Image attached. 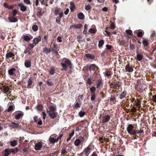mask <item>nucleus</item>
<instances>
[{
	"label": "nucleus",
	"instance_id": "1",
	"mask_svg": "<svg viewBox=\"0 0 156 156\" xmlns=\"http://www.w3.org/2000/svg\"><path fill=\"white\" fill-rule=\"evenodd\" d=\"M47 112L49 115L51 119L55 118L57 115V113L55 112V108L52 105L50 106L49 111H47Z\"/></svg>",
	"mask_w": 156,
	"mask_h": 156
},
{
	"label": "nucleus",
	"instance_id": "2",
	"mask_svg": "<svg viewBox=\"0 0 156 156\" xmlns=\"http://www.w3.org/2000/svg\"><path fill=\"white\" fill-rule=\"evenodd\" d=\"M134 126L132 124L128 125L126 128L128 133L131 135H136V130L134 129Z\"/></svg>",
	"mask_w": 156,
	"mask_h": 156
},
{
	"label": "nucleus",
	"instance_id": "3",
	"mask_svg": "<svg viewBox=\"0 0 156 156\" xmlns=\"http://www.w3.org/2000/svg\"><path fill=\"white\" fill-rule=\"evenodd\" d=\"M61 64L62 66L63 69L65 70H67V67L69 66L70 68H71V66H70L71 65V62L68 59H65L64 63L62 62Z\"/></svg>",
	"mask_w": 156,
	"mask_h": 156
},
{
	"label": "nucleus",
	"instance_id": "4",
	"mask_svg": "<svg viewBox=\"0 0 156 156\" xmlns=\"http://www.w3.org/2000/svg\"><path fill=\"white\" fill-rule=\"evenodd\" d=\"M85 140L83 137H79L75 141L74 144L76 146H79L81 142H83Z\"/></svg>",
	"mask_w": 156,
	"mask_h": 156
},
{
	"label": "nucleus",
	"instance_id": "5",
	"mask_svg": "<svg viewBox=\"0 0 156 156\" xmlns=\"http://www.w3.org/2000/svg\"><path fill=\"white\" fill-rule=\"evenodd\" d=\"M91 148L90 146H88L87 147L85 148L83 153L86 156H88L90 154L91 151Z\"/></svg>",
	"mask_w": 156,
	"mask_h": 156
},
{
	"label": "nucleus",
	"instance_id": "6",
	"mask_svg": "<svg viewBox=\"0 0 156 156\" xmlns=\"http://www.w3.org/2000/svg\"><path fill=\"white\" fill-rule=\"evenodd\" d=\"M9 127H11L13 129H21V127L19 125L18 123H15L14 122H12L11 124L9 125Z\"/></svg>",
	"mask_w": 156,
	"mask_h": 156
},
{
	"label": "nucleus",
	"instance_id": "7",
	"mask_svg": "<svg viewBox=\"0 0 156 156\" xmlns=\"http://www.w3.org/2000/svg\"><path fill=\"white\" fill-rule=\"evenodd\" d=\"M102 122L103 123L108 122L110 120V116L109 115H106L103 116L102 118Z\"/></svg>",
	"mask_w": 156,
	"mask_h": 156
},
{
	"label": "nucleus",
	"instance_id": "8",
	"mask_svg": "<svg viewBox=\"0 0 156 156\" xmlns=\"http://www.w3.org/2000/svg\"><path fill=\"white\" fill-rule=\"evenodd\" d=\"M87 67L90 71H94L96 69L97 70H98V68L95 64H91L90 66H87Z\"/></svg>",
	"mask_w": 156,
	"mask_h": 156
},
{
	"label": "nucleus",
	"instance_id": "9",
	"mask_svg": "<svg viewBox=\"0 0 156 156\" xmlns=\"http://www.w3.org/2000/svg\"><path fill=\"white\" fill-rule=\"evenodd\" d=\"M24 65L27 68L30 67L31 66V61L30 60L27 59L25 60L24 62Z\"/></svg>",
	"mask_w": 156,
	"mask_h": 156
},
{
	"label": "nucleus",
	"instance_id": "10",
	"mask_svg": "<svg viewBox=\"0 0 156 156\" xmlns=\"http://www.w3.org/2000/svg\"><path fill=\"white\" fill-rule=\"evenodd\" d=\"M125 69L126 71L130 73L132 72L133 71L132 66L129 64H127L126 66Z\"/></svg>",
	"mask_w": 156,
	"mask_h": 156
},
{
	"label": "nucleus",
	"instance_id": "11",
	"mask_svg": "<svg viewBox=\"0 0 156 156\" xmlns=\"http://www.w3.org/2000/svg\"><path fill=\"white\" fill-rule=\"evenodd\" d=\"M42 145L40 142H38L35 145V149L36 150H40L42 147Z\"/></svg>",
	"mask_w": 156,
	"mask_h": 156
},
{
	"label": "nucleus",
	"instance_id": "12",
	"mask_svg": "<svg viewBox=\"0 0 156 156\" xmlns=\"http://www.w3.org/2000/svg\"><path fill=\"white\" fill-rule=\"evenodd\" d=\"M97 31V30L95 28V26L93 25L89 29V32L90 33L95 34Z\"/></svg>",
	"mask_w": 156,
	"mask_h": 156
},
{
	"label": "nucleus",
	"instance_id": "13",
	"mask_svg": "<svg viewBox=\"0 0 156 156\" xmlns=\"http://www.w3.org/2000/svg\"><path fill=\"white\" fill-rule=\"evenodd\" d=\"M82 26V24H79L76 25H72L70 26V29H72V28H74L76 29H80V28Z\"/></svg>",
	"mask_w": 156,
	"mask_h": 156
},
{
	"label": "nucleus",
	"instance_id": "14",
	"mask_svg": "<svg viewBox=\"0 0 156 156\" xmlns=\"http://www.w3.org/2000/svg\"><path fill=\"white\" fill-rule=\"evenodd\" d=\"M41 40V38L40 36L34 38L33 40V42L35 44H38Z\"/></svg>",
	"mask_w": 156,
	"mask_h": 156
},
{
	"label": "nucleus",
	"instance_id": "15",
	"mask_svg": "<svg viewBox=\"0 0 156 156\" xmlns=\"http://www.w3.org/2000/svg\"><path fill=\"white\" fill-rule=\"evenodd\" d=\"M9 19L11 22H16L17 21V19L14 16L10 17Z\"/></svg>",
	"mask_w": 156,
	"mask_h": 156
},
{
	"label": "nucleus",
	"instance_id": "16",
	"mask_svg": "<svg viewBox=\"0 0 156 156\" xmlns=\"http://www.w3.org/2000/svg\"><path fill=\"white\" fill-rule=\"evenodd\" d=\"M19 7L20 8V10L22 11H25L27 9V7L22 4H20L19 5Z\"/></svg>",
	"mask_w": 156,
	"mask_h": 156
},
{
	"label": "nucleus",
	"instance_id": "17",
	"mask_svg": "<svg viewBox=\"0 0 156 156\" xmlns=\"http://www.w3.org/2000/svg\"><path fill=\"white\" fill-rule=\"evenodd\" d=\"M110 86L111 87H113L114 88H116L117 87H119V83H111Z\"/></svg>",
	"mask_w": 156,
	"mask_h": 156
},
{
	"label": "nucleus",
	"instance_id": "18",
	"mask_svg": "<svg viewBox=\"0 0 156 156\" xmlns=\"http://www.w3.org/2000/svg\"><path fill=\"white\" fill-rule=\"evenodd\" d=\"M11 149H5V153L4 156H7L9 155L10 152H11Z\"/></svg>",
	"mask_w": 156,
	"mask_h": 156
},
{
	"label": "nucleus",
	"instance_id": "19",
	"mask_svg": "<svg viewBox=\"0 0 156 156\" xmlns=\"http://www.w3.org/2000/svg\"><path fill=\"white\" fill-rule=\"evenodd\" d=\"M16 69L14 68H11L8 70V73L10 75H12L14 74L16 71Z\"/></svg>",
	"mask_w": 156,
	"mask_h": 156
},
{
	"label": "nucleus",
	"instance_id": "20",
	"mask_svg": "<svg viewBox=\"0 0 156 156\" xmlns=\"http://www.w3.org/2000/svg\"><path fill=\"white\" fill-rule=\"evenodd\" d=\"M74 130H73L72 131V132L71 133L69 134V137H68V138H67V141H69L71 139L72 137L74 135Z\"/></svg>",
	"mask_w": 156,
	"mask_h": 156
},
{
	"label": "nucleus",
	"instance_id": "21",
	"mask_svg": "<svg viewBox=\"0 0 156 156\" xmlns=\"http://www.w3.org/2000/svg\"><path fill=\"white\" fill-rule=\"evenodd\" d=\"M49 140L51 143L53 144H54L58 141L57 138L56 139H55L53 137H50L49 139Z\"/></svg>",
	"mask_w": 156,
	"mask_h": 156
},
{
	"label": "nucleus",
	"instance_id": "22",
	"mask_svg": "<svg viewBox=\"0 0 156 156\" xmlns=\"http://www.w3.org/2000/svg\"><path fill=\"white\" fill-rule=\"evenodd\" d=\"M55 73V69L54 67L52 66L51 67L50 71L49 72V73L51 75H53Z\"/></svg>",
	"mask_w": 156,
	"mask_h": 156
},
{
	"label": "nucleus",
	"instance_id": "23",
	"mask_svg": "<svg viewBox=\"0 0 156 156\" xmlns=\"http://www.w3.org/2000/svg\"><path fill=\"white\" fill-rule=\"evenodd\" d=\"M78 17L80 20H83L84 17V15L81 12L78 13L77 15Z\"/></svg>",
	"mask_w": 156,
	"mask_h": 156
},
{
	"label": "nucleus",
	"instance_id": "24",
	"mask_svg": "<svg viewBox=\"0 0 156 156\" xmlns=\"http://www.w3.org/2000/svg\"><path fill=\"white\" fill-rule=\"evenodd\" d=\"M126 94V91H123L122 94L120 95L119 98L120 99H122L124 98Z\"/></svg>",
	"mask_w": 156,
	"mask_h": 156
},
{
	"label": "nucleus",
	"instance_id": "25",
	"mask_svg": "<svg viewBox=\"0 0 156 156\" xmlns=\"http://www.w3.org/2000/svg\"><path fill=\"white\" fill-rule=\"evenodd\" d=\"M51 52L50 49H48L47 48H44L43 49V52L45 53L46 54H48Z\"/></svg>",
	"mask_w": 156,
	"mask_h": 156
},
{
	"label": "nucleus",
	"instance_id": "26",
	"mask_svg": "<svg viewBox=\"0 0 156 156\" xmlns=\"http://www.w3.org/2000/svg\"><path fill=\"white\" fill-rule=\"evenodd\" d=\"M14 56V54L12 53H8L6 55V57L7 58H11Z\"/></svg>",
	"mask_w": 156,
	"mask_h": 156
},
{
	"label": "nucleus",
	"instance_id": "27",
	"mask_svg": "<svg viewBox=\"0 0 156 156\" xmlns=\"http://www.w3.org/2000/svg\"><path fill=\"white\" fill-rule=\"evenodd\" d=\"M104 41L103 40H100L99 41L98 44V46L100 48L103 46L104 44Z\"/></svg>",
	"mask_w": 156,
	"mask_h": 156
},
{
	"label": "nucleus",
	"instance_id": "28",
	"mask_svg": "<svg viewBox=\"0 0 156 156\" xmlns=\"http://www.w3.org/2000/svg\"><path fill=\"white\" fill-rule=\"evenodd\" d=\"M10 143V145L12 147H15L17 144L16 141L15 140L11 141Z\"/></svg>",
	"mask_w": 156,
	"mask_h": 156
},
{
	"label": "nucleus",
	"instance_id": "29",
	"mask_svg": "<svg viewBox=\"0 0 156 156\" xmlns=\"http://www.w3.org/2000/svg\"><path fill=\"white\" fill-rule=\"evenodd\" d=\"M23 114L21 113H19L17 114L15 116V118L16 119H19L22 116Z\"/></svg>",
	"mask_w": 156,
	"mask_h": 156
},
{
	"label": "nucleus",
	"instance_id": "30",
	"mask_svg": "<svg viewBox=\"0 0 156 156\" xmlns=\"http://www.w3.org/2000/svg\"><path fill=\"white\" fill-rule=\"evenodd\" d=\"M70 5L71 7H70V9L71 10H73L75 9V5L74 3L73 2H71L70 3Z\"/></svg>",
	"mask_w": 156,
	"mask_h": 156
},
{
	"label": "nucleus",
	"instance_id": "31",
	"mask_svg": "<svg viewBox=\"0 0 156 156\" xmlns=\"http://www.w3.org/2000/svg\"><path fill=\"white\" fill-rule=\"evenodd\" d=\"M144 34V32L143 31H139L137 33V36L139 37H141Z\"/></svg>",
	"mask_w": 156,
	"mask_h": 156
},
{
	"label": "nucleus",
	"instance_id": "32",
	"mask_svg": "<svg viewBox=\"0 0 156 156\" xmlns=\"http://www.w3.org/2000/svg\"><path fill=\"white\" fill-rule=\"evenodd\" d=\"M136 58L138 61H140L142 60L143 58L142 56L140 54H137V55Z\"/></svg>",
	"mask_w": 156,
	"mask_h": 156
},
{
	"label": "nucleus",
	"instance_id": "33",
	"mask_svg": "<svg viewBox=\"0 0 156 156\" xmlns=\"http://www.w3.org/2000/svg\"><path fill=\"white\" fill-rule=\"evenodd\" d=\"M47 84L50 86H52L53 84L52 81L50 80H48L47 81Z\"/></svg>",
	"mask_w": 156,
	"mask_h": 156
},
{
	"label": "nucleus",
	"instance_id": "34",
	"mask_svg": "<svg viewBox=\"0 0 156 156\" xmlns=\"http://www.w3.org/2000/svg\"><path fill=\"white\" fill-rule=\"evenodd\" d=\"M143 44L145 47H146L148 45V42L147 40H144L143 41Z\"/></svg>",
	"mask_w": 156,
	"mask_h": 156
},
{
	"label": "nucleus",
	"instance_id": "35",
	"mask_svg": "<svg viewBox=\"0 0 156 156\" xmlns=\"http://www.w3.org/2000/svg\"><path fill=\"white\" fill-rule=\"evenodd\" d=\"M85 112L81 111L79 113V115L80 117H83L85 115Z\"/></svg>",
	"mask_w": 156,
	"mask_h": 156
},
{
	"label": "nucleus",
	"instance_id": "36",
	"mask_svg": "<svg viewBox=\"0 0 156 156\" xmlns=\"http://www.w3.org/2000/svg\"><path fill=\"white\" fill-rule=\"evenodd\" d=\"M30 37L27 35H26L24 36L23 39L26 41H28L30 40Z\"/></svg>",
	"mask_w": 156,
	"mask_h": 156
},
{
	"label": "nucleus",
	"instance_id": "37",
	"mask_svg": "<svg viewBox=\"0 0 156 156\" xmlns=\"http://www.w3.org/2000/svg\"><path fill=\"white\" fill-rule=\"evenodd\" d=\"M86 56L88 58H91V59H93L94 58V56L93 55H92L91 54H87L86 55Z\"/></svg>",
	"mask_w": 156,
	"mask_h": 156
},
{
	"label": "nucleus",
	"instance_id": "38",
	"mask_svg": "<svg viewBox=\"0 0 156 156\" xmlns=\"http://www.w3.org/2000/svg\"><path fill=\"white\" fill-rule=\"evenodd\" d=\"M32 83V81L31 79L30 78H29L28 80V86H30Z\"/></svg>",
	"mask_w": 156,
	"mask_h": 156
},
{
	"label": "nucleus",
	"instance_id": "39",
	"mask_svg": "<svg viewBox=\"0 0 156 156\" xmlns=\"http://www.w3.org/2000/svg\"><path fill=\"white\" fill-rule=\"evenodd\" d=\"M136 105L138 107L140 108L141 107L140 104V101L139 100L135 101Z\"/></svg>",
	"mask_w": 156,
	"mask_h": 156
},
{
	"label": "nucleus",
	"instance_id": "40",
	"mask_svg": "<svg viewBox=\"0 0 156 156\" xmlns=\"http://www.w3.org/2000/svg\"><path fill=\"white\" fill-rule=\"evenodd\" d=\"M91 8V6L90 5H86L85 6V9L86 10L88 11L90 10Z\"/></svg>",
	"mask_w": 156,
	"mask_h": 156
},
{
	"label": "nucleus",
	"instance_id": "41",
	"mask_svg": "<svg viewBox=\"0 0 156 156\" xmlns=\"http://www.w3.org/2000/svg\"><path fill=\"white\" fill-rule=\"evenodd\" d=\"M143 132V130L141 129H140L139 130H136V134H141Z\"/></svg>",
	"mask_w": 156,
	"mask_h": 156
},
{
	"label": "nucleus",
	"instance_id": "42",
	"mask_svg": "<svg viewBox=\"0 0 156 156\" xmlns=\"http://www.w3.org/2000/svg\"><path fill=\"white\" fill-rule=\"evenodd\" d=\"M32 29L34 31H37L38 30V27L36 25H34L32 27Z\"/></svg>",
	"mask_w": 156,
	"mask_h": 156
},
{
	"label": "nucleus",
	"instance_id": "43",
	"mask_svg": "<svg viewBox=\"0 0 156 156\" xmlns=\"http://www.w3.org/2000/svg\"><path fill=\"white\" fill-rule=\"evenodd\" d=\"M34 47V46L33 45V44H30L29 45L27 48H28L29 50H30L33 48Z\"/></svg>",
	"mask_w": 156,
	"mask_h": 156
},
{
	"label": "nucleus",
	"instance_id": "44",
	"mask_svg": "<svg viewBox=\"0 0 156 156\" xmlns=\"http://www.w3.org/2000/svg\"><path fill=\"white\" fill-rule=\"evenodd\" d=\"M80 107V105L79 104L78 102H77L76 103V104H75L74 106V108H77L78 107Z\"/></svg>",
	"mask_w": 156,
	"mask_h": 156
},
{
	"label": "nucleus",
	"instance_id": "45",
	"mask_svg": "<svg viewBox=\"0 0 156 156\" xmlns=\"http://www.w3.org/2000/svg\"><path fill=\"white\" fill-rule=\"evenodd\" d=\"M9 88L8 87H4V90L5 93H6L9 91Z\"/></svg>",
	"mask_w": 156,
	"mask_h": 156
},
{
	"label": "nucleus",
	"instance_id": "46",
	"mask_svg": "<svg viewBox=\"0 0 156 156\" xmlns=\"http://www.w3.org/2000/svg\"><path fill=\"white\" fill-rule=\"evenodd\" d=\"M90 91L92 92V93H94L95 91V88L94 87H92L90 88Z\"/></svg>",
	"mask_w": 156,
	"mask_h": 156
},
{
	"label": "nucleus",
	"instance_id": "47",
	"mask_svg": "<svg viewBox=\"0 0 156 156\" xmlns=\"http://www.w3.org/2000/svg\"><path fill=\"white\" fill-rule=\"evenodd\" d=\"M126 32L129 35H131L132 33V32L131 30H126Z\"/></svg>",
	"mask_w": 156,
	"mask_h": 156
},
{
	"label": "nucleus",
	"instance_id": "48",
	"mask_svg": "<svg viewBox=\"0 0 156 156\" xmlns=\"http://www.w3.org/2000/svg\"><path fill=\"white\" fill-rule=\"evenodd\" d=\"M13 108V107L12 105H10L9 106V107L8 108V112L11 111L12 110Z\"/></svg>",
	"mask_w": 156,
	"mask_h": 156
},
{
	"label": "nucleus",
	"instance_id": "49",
	"mask_svg": "<svg viewBox=\"0 0 156 156\" xmlns=\"http://www.w3.org/2000/svg\"><path fill=\"white\" fill-rule=\"evenodd\" d=\"M18 149L15 148L14 149H11V152H12L13 153H15L18 151Z\"/></svg>",
	"mask_w": 156,
	"mask_h": 156
},
{
	"label": "nucleus",
	"instance_id": "50",
	"mask_svg": "<svg viewBox=\"0 0 156 156\" xmlns=\"http://www.w3.org/2000/svg\"><path fill=\"white\" fill-rule=\"evenodd\" d=\"M101 84V81L99 82L97 84L96 87L97 88H98L100 87V86Z\"/></svg>",
	"mask_w": 156,
	"mask_h": 156
},
{
	"label": "nucleus",
	"instance_id": "51",
	"mask_svg": "<svg viewBox=\"0 0 156 156\" xmlns=\"http://www.w3.org/2000/svg\"><path fill=\"white\" fill-rule=\"evenodd\" d=\"M110 28L112 29H113L115 28V26L113 23H112L110 26Z\"/></svg>",
	"mask_w": 156,
	"mask_h": 156
},
{
	"label": "nucleus",
	"instance_id": "52",
	"mask_svg": "<svg viewBox=\"0 0 156 156\" xmlns=\"http://www.w3.org/2000/svg\"><path fill=\"white\" fill-rule=\"evenodd\" d=\"M12 13L13 16H15L17 13V11L16 10H14Z\"/></svg>",
	"mask_w": 156,
	"mask_h": 156
},
{
	"label": "nucleus",
	"instance_id": "53",
	"mask_svg": "<svg viewBox=\"0 0 156 156\" xmlns=\"http://www.w3.org/2000/svg\"><path fill=\"white\" fill-rule=\"evenodd\" d=\"M61 37L60 36H58V37L57 38V41L58 42H61L62 41V40H61Z\"/></svg>",
	"mask_w": 156,
	"mask_h": 156
},
{
	"label": "nucleus",
	"instance_id": "54",
	"mask_svg": "<svg viewBox=\"0 0 156 156\" xmlns=\"http://www.w3.org/2000/svg\"><path fill=\"white\" fill-rule=\"evenodd\" d=\"M23 1L24 3L27 4H30V0H24Z\"/></svg>",
	"mask_w": 156,
	"mask_h": 156
},
{
	"label": "nucleus",
	"instance_id": "55",
	"mask_svg": "<svg viewBox=\"0 0 156 156\" xmlns=\"http://www.w3.org/2000/svg\"><path fill=\"white\" fill-rule=\"evenodd\" d=\"M59 16L58 18L59 19H61L63 15V12H61L59 13Z\"/></svg>",
	"mask_w": 156,
	"mask_h": 156
},
{
	"label": "nucleus",
	"instance_id": "56",
	"mask_svg": "<svg viewBox=\"0 0 156 156\" xmlns=\"http://www.w3.org/2000/svg\"><path fill=\"white\" fill-rule=\"evenodd\" d=\"M95 98V96L94 94L91 95V100L92 101H94Z\"/></svg>",
	"mask_w": 156,
	"mask_h": 156
},
{
	"label": "nucleus",
	"instance_id": "57",
	"mask_svg": "<svg viewBox=\"0 0 156 156\" xmlns=\"http://www.w3.org/2000/svg\"><path fill=\"white\" fill-rule=\"evenodd\" d=\"M106 48L108 50H110V49L112 48V46L111 45H106Z\"/></svg>",
	"mask_w": 156,
	"mask_h": 156
},
{
	"label": "nucleus",
	"instance_id": "58",
	"mask_svg": "<svg viewBox=\"0 0 156 156\" xmlns=\"http://www.w3.org/2000/svg\"><path fill=\"white\" fill-rule=\"evenodd\" d=\"M33 119L35 122H37L38 120V116H34L33 118Z\"/></svg>",
	"mask_w": 156,
	"mask_h": 156
},
{
	"label": "nucleus",
	"instance_id": "59",
	"mask_svg": "<svg viewBox=\"0 0 156 156\" xmlns=\"http://www.w3.org/2000/svg\"><path fill=\"white\" fill-rule=\"evenodd\" d=\"M60 19H59L58 18V19H56V22L58 24H61V22H60Z\"/></svg>",
	"mask_w": 156,
	"mask_h": 156
},
{
	"label": "nucleus",
	"instance_id": "60",
	"mask_svg": "<svg viewBox=\"0 0 156 156\" xmlns=\"http://www.w3.org/2000/svg\"><path fill=\"white\" fill-rule=\"evenodd\" d=\"M83 95H80L78 97V99L79 100H83Z\"/></svg>",
	"mask_w": 156,
	"mask_h": 156
},
{
	"label": "nucleus",
	"instance_id": "61",
	"mask_svg": "<svg viewBox=\"0 0 156 156\" xmlns=\"http://www.w3.org/2000/svg\"><path fill=\"white\" fill-rule=\"evenodd\" d=\"M42 114L43 115V119H45V117H46V114L44 112H42Z\"/></svg>",
	"mask_w": 156,
	"mask_h": 156
},
{
	"label": "nucleus",
	"instance_id": "62",
	"mask_svg": "<svg viewBox=\"0 0 156 156\" xmlns=\"http://www.w3.org/2000/svg\"><path fill=\"white\" fill-rule=\"evenodd\" d=\"M90 156H98V155L95 152H94L90 155Z\"/></svg>",
	"mask_w": 156,
	"mask_h": 156
},
{
	"label": "nucleus",
	"instance_id": "63",
	"mask_svg": "<svg viewBox=\"0 0 156 156\" xmlns=\"http://www.w3.org/2000/svg\"><path fill=\"white\" fill-rule=\"evenodd\" d=\"M66 151L65 149H63L62 150L61 153L62 154H65L66 153Z\"/></svg>",
	"mask_w": 156,
	"mask_h": 156
},
{
	"label": "nucleus",
	"instance_id": "64",
	"mask_svg": "<svg viewBox=\"0 0 156 156\" xmlns=\"http://www.w3.org/2000/svg\"><path fill=\"white\" fill-rule=\"evenodd\" d=\"M153 100L154 102H156V95H154L153 96Z\"/></svg>",
	"mask_w": 156,
	"mask_h": 156
}]
</instances>
